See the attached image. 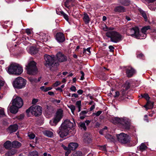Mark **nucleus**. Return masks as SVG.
Instances as JSON below:
<instances>
[{"label":"nucleus","instance_id":"37998d69","mask_svg":"<svg viewBox=\"0 0 156 156\" xmlns=\"http://www.w3.org/2000/svg\"><path fill=\"white\" fill-rule=\"evenodd\" d=\"M123 39L122 36L118 32V42L122 41Z\"/></svg>","mask_w":156,"mask_h":156},{"label":"nucleus","instance_id":"393cba45","mask_svg":"<svg viewBox=\"0 0 156 156\" xmlns=\"http://www.w3.org/2000/svg\"><path fill=\"white\" fill-rule=\"evenodd\" d=\"M21 146V144L19 141H14L12 143V147L14 148H19Z\"/></svg>","mask_w":156,"mask_h":156},{"label":"nucleus","instance_id":"a19ab883","mask_svg":"<svg viewBox=\"0 0 156 156\" xmlns=\"http://www.w3.org/2000/svg\"><path fill=\"white\" fill-rule=\"evenodd\" d=\"M69 108L71 109L72 112L73 114H74V111L75 110V106L72 105H68Z\"/></svg>","mask_w":156,"mask_h":156},{"label":"nucleus","instance_id":"0eeeda50","mask_svg":"<svg viewBox=\"0 0 156 156\" xmlns=\"http://www.w3.org/2000/svg\"><path fill=\"white\" fill-rule=\"evenodd\" d=\"M28 74L34 75L37 72V69L36 66V63L34 61H31L26 66Z\"/></svg>","mask_w":156,"mask_h":156},{"label":"nucleus","instance_id":"bf43d9fd","mask_svg":"<svg viewBox=\"0 0 156 156\" xmlns=\"http://www.w3.org/2000/svg\"><path fill=\"white\" fill-rule=\"evenodd\" d=\"M31 30L30 29H27L26 30V33L28 35H29L31 34Z\"/></svg>","mask_w":156,"mask_h":156},{"label":"nucleus","instance_id":"bb28decb","mask_svg":"<svg viewBox=\"0 0 156 156\" xmlns=\"http://www.w3.org/2000/svg\"><path fill=\"white\" fill-rule=\"evenodd\" d=\"M99 78L102 80H106L107 79L106 74L104 72H101L99 74Z\"/></svg>","mask_w":156,"mask_h":156},{"label":"nucleus","instance_id":"4be33fe9","mask_svg":"<svg viewBox=\"0 0 156 156\" xmlns=\"http://www.w3.org/2000/svg\"><path fill=\"white\" fill-rule=\"evenodd\" d=\"M78 144L76 143H71L69 145V148L72 151L75 150L78 147Z\"/></svg>","mask_w":156,"mask_h":156},{"label":"nucleus","instance_id":"e433bc0d","mask_svg":"<svg viewBox=\"0 0 156 156\" xmlns=\"http://www.w3.org/2000/svg\"><path fill=\"white\" fill-rule=\"evenodd\" d=\"M44 133L45 135L49 137H51L53 135V133L50 131H45Z\"/></svg>","mask_w":156,"mask_h":156},{"label":"nucleus","instance_id":"b1692460","mask_svg":"<svg viewBox=\"0 0 156 156\" xmlns=\"http://www.w3.org/2000/svg\"><path fill=\"white\" fill-rule=\"evenodd\" d=\"M4 147L6 149H9L11 148L12 146V143L9 140H7L4 144Z\"/></svg>","mask_w":156,"mask_h":156},{"label":"nucleus","instance_id":"c9c22d12","mask_svg":"<svg viewBox=\"0 0 156 156\" xmlns=\"http://www.w3.org/2000/svg\"><path fill=\"white\" fill-rule=\"evenodd\" d=\"M91 47H89L87 48H83V54H85L86 53V51H87L88 53H87V54L88 55H90L91 54V51H90V50L91 49Z\"/></svg>","mask_w":156,"mask_h":156},{"label":"nucleus","instance_id":"a878e982","mask_svg":"<svg viewBox=\"0 0 156 156\" xmlns=\"http://www.w3.org/2000/svg\"><path fill=\"white\" fill-rule=\"evenodd\" d=\"M108 95L111 97H114V98H116L117 96V90L112 89L110 93L108 94Z\"/></svg>","mask_w":156,"mask_h":156},{"label":"nucleus","instance_id":"f257e3e1","mask_svg":"<svg viewBox=\"0 0 156 156\" xmlns=\"http://www.w3.org/2000/svg\"><path fill=\"white\" fill-rule=\"evenodd\" d=\"M75 125L74 122H72L69 119H66L62 123L57 131V133L61 138L66 136L71 129H74Z\"/></svg>","mask_w":156,"mask_h":156},{"label":"nucleus","instance_id":"c756f323","mask_svg":"<svg viewBox=\"0 0 156 156\" xmlns=\"http://www.w3.org/2000/svg\"><path fill=\"white\" fill-rule=\"evenodd\" d=\"M139 11L140 14V15L144 18L145 20V21H147V19L145 12L140 9H139Z\"/></svg>","mask_w":156,"mask_h":156},{"label":"nucleus","instance_id":"ea45409f","mask_svg":"<svg viewBox=\"0 0 156 156\" xmlns=\"http://www.w3.org/2000/svg\"><path fill=\"white\" fill-rule=\"evenodd\" d=\"M82 153L80 151H77L76 152H74L71 156H82Z\"/></svg>","mask_w":156,"mask_h":156},{"label":"nucleus","instance_id":"9b49d317","mask_svg":"<svg viewBox=\"0 0 156 156\" xmlns=\"http://www.w3.org/2000/svg\"><path fill=\"white\" fill-rule=\"evenodd\" d=\"M106 36L108 38H110L111 41L117 42V32L115 31H110L107 32L105 34Z\"/></svg>","mask_w":156,"mask_h":156},{"label":"nucleus","instance_id":"473e14b6","mask_svg":"<svg viewBox=\"0 0 156 156\" xmlns=\"http://www.w3.org/2000/svg\"><path fill=\"white\" fill-rule=\"evenodd\" d=\"M126 8L124 6H118V12H126Z\"/></svg>","mask_w":156,"mask_h":156},{"label":"nucleus","instance_id":"f03ea898","mask_svg":"<svg viewBox=\"0 0 156 156\" xmlns=\"http://www.w3.org/2000/svg\"><path fill=\"white\" fill-rule=\"evenodd\" d=\"M150 29V26H147L143 27L141 30V31H140L138 27H133L131 29L130 32L133 34H131V36L137 39H142L146 37V32L149 29Z\"/></svg>","mask_w":156,"mask_h":156},{"label":"nucleus","instance_id":"09e8293b","mask_svg":"<svg viewBox=\"0 0 156 156\" xmlns=\"http://www.w3.org/2000/svg\"><path fill=\"white\" fill-rule=\"evenodd\" d=\"M61 84L60 81H56L54 84L53 86L54 87H56Z\"/></svg>","mask_w":156,"mask_h":156},{"label":"nucleus","instance_id":"a211bd4d","mask_svg":"<svg viewBox=\"0 0 156 156\" xmlns=\"http://www.w3.org/2000/svg\"><path fill=\"white\" fill-rule=\"evenodd\" d=\"M131 81L130 80H127L122 86L123 91H126L129 89L131 86Z\"/></svg>","mask_w":156,"mask_h":156},{"label":"nucleus","instance_id":"f3484780","mask_svg":"<svg viewBox=\"0 0 156 156\" xmlns=\"http://www.w3.org/2000/svg\"><path fill=\"white\" fill-rule=\"evenodd\" d=\"M147 99V103L144 107L146 108V110H147L148 109H151L153 107L154 102L149 100V98Z\"/></svg>","mask_w":156,"mask_h":156},{"label":"nucleus","instance_id":"7c9ffc66","mask_svg":"<svg viewBox=\"0 0 156 156\" xmlns=\"http://www.w3.org/2000/svg\"><path fill=\"white\" fill-rule=\"evenodd\" d=\"M74 0H66L65 2V6L67 8L69 7V4H72L74 2Z\"/></svg>","mask_w":156,"mask_h":156},{"label":"nucleus","instance_id":"f8f14e48","mask_svg":"<svg viewBox=\"0 0 156 156\" xmlns=\"http://www.w3.org/2000/svg\"><path fill=\"white\" fill-rule=\"evenodd\" d=\"M56 56L58 62H65L67 60L66 56L60 52H58L57 53Z\"/></svg>","mask_w":156,"mask_h":156},{"label":"nucleus","instance_id":"f704fd0d","mask_svg":"<svg viewBox=\"0 0 156 156\" xmlns=\"http://www.w3.org/2000/svg\"><path fill=\"white\" fill-rule=\"evenodd\" d=\"M60 14H61V16H63L66 21L69 22V16L67 14H66L63 11H62Z\"/></svg>","mask_w":156,"mask_h":156},{"label":"nucleus","instance_id":"79ce46f5","mask_svg":"<svg viewBox=\"0 0 156 156\" xmlns=\"http://www.w3.org/2000/svg\"><path fill=\"white\" fill-rule=\"evenodd\" d=\"M111 122L115 125L117 123V118L112 117L111 119Z\"/></svg>","mask_w":156,"mask_h":156},{"label":"nucleus","instance_id":"052dcab7","mask_svg":"<svg viewBox=\"0 0 156 156\" xmlns=\"http://www.w3.org/2000/svg\"><path fill=\"white\" fill-rule=\"evenodd\" d=\"M76 105L77 106V107L79 106H81V101H77L76 103Z\"/></svg>","mask_w":156,"mask_h":156},{"label":"nucleus","instance_id":"338daca9","mask_svg":"<svg viewBox=\"0 0 156 156\" xmlns=\"http://www.w3.org/2000/svg\"><path fill=\"white\" fill-rule=\"evenodd\" d=\"M48 94L51 96H54V93L52 91H49L48 93Z\"/></svg>","mask_w":156,"mask_h":156},{"label":"nucleus","instance_id":"13d9d810","mask_svg":"<svg viewBox=\"0 0 156 156\" xmlns=\"http://www.w3.org/2000/svg\"><path fill=\"white\" fill-rule=\"evenodd\" d=\"M28 136H29V138L31 139H33L35 137V135L33 133L30 134Z\"/></svg>","mask_w":156,"mask_h":156},{"label":"nucleus","instance_id":"ddd939ff","mask_svg":"<svg viewBox=\"0 0 156 156\" xmlns=\"http://www.w3.org/2000/svg\"><path fill=\"white\" fill-rule=\"evenodd\" d=\"M12 105L21 108L23 105V101L22 98H15L12 100Z\"/></svg>","mask_w":156,"mask_h":156},{"label":"nucleus","instance_id":"6e6d98bb","mask_svg":"<svg viewBox=\"0 0 156 156\" xmlns=\"http://www.w3.org/2000/svg\"><path fill=\"white\" fill-rule=\"evenodd\" d=\"M24 115L23 114H21L18 116V118L20 120H22L24 117Z\"/></svg>","mask_w":156,"mask_h":156},{"label":"nucleus","instance_id":"69168bd1","mask_svg":"<svg viewBox=\"0 0 156 156\" xmlns=\"http://www.w3.org/2000/svg\"><path fill=\"white\" fill-rule=\"evenodd\" d=\"M101 112H102L101 111H99L95 113V115L97 116H98L100 115Z\"/></svg>","mask_w":156,"mask_h":156},{"label":"nucleus","instance_id":"20e7f679","mask_svg":"<svg viewBox=\"0 0 156 156\" xmlns=\"http://www.w3.org/2000/svg\"><path fill=\"white\" fill-rule=\"evenodd\" d=\"M44 59L45 62L44 65L47 67H57L59 65L56 59V58L53 55L50 56L49 55H45Z\"/></svg>","mask_w":156,"mask_h":156},{"label":"nucleus","instance_id":"774afa93","mask_svg":"<svg viewBox=\"0 0 156 156\" xmlns=\"http://www.w3.org/2000/svg\"><path fill=\"white\" fill-rule=\"evenodd\" d=\"M101 149L103 151H105L106 150V146L105 145L102 146L101 147Z\"/></svg>","mask_w":156,"mask_h":156},{"label":"nucleus","instance_id":"c85d7f7f","mask_svg":"<svg viewBox=\"0 0 156 156\" xmlns=\"http://www.w3.org/2000/svg\"><path fill=\"white\" fill-rule=\"evenodd\" d=\"M30 51L31 55H34L38 52V50L34 47H31L30 48Z\"/></svg>","mask_w":156,"mask_h":156},{"label":"nucleus","instance_id":"58836bf2","mask_svg":"<svg viewBox=\"0 0 156 156\" xmlns=\"http://www.w3.org/2000/svg\"><path fill=\"white\" fill-rule=\"evenodd\" d=\"M79 126L81 127V128L82 129H83V130L85 131L87 129V128L85 126V123L84 122H81L79 124Z\"/></svg>","mask_w":156,"mask_h":156},{"label":"nucleus","instance_id":"423d86ee","mask_svg":"<svg viewBox=\"0 0 156 156\" xmlns=\"http://www.w3.org/2000/svg\"><path fill=\"white\" fill-rule=\"evenodd\" d=\"M27 82L26 80L22 77H18L15 79L12 84L14 88L20 89L25 87Z\"/></svg>","mask_w":156,"mask_h":156},{"label":"nucleus","instance_id":"72a5a7b5","mask_svg":"<svg viewBox=\"0 0 156 156\" xmlns=\"http://www.w3.org/2000/svg\"><path fill=\"white\" fill-rule=\"evenodd\" d=\"M105 137L108 140H109L111 142H114L115 139L114 137L112 135L108 134L106 135Z\"/></svg>","mask_w":156,"mask_h":156},{"label":"nucleus","instance_id":"0e129e2a","mask_svg":"<svg viewBox=\"0 0 156 156\" xmlns=\"http://www.w3.org/2000/svg\"><path fill=\"white\" fill-rule=\"evenodd\" d=\"M40 89L42 91L45 92L46 87L44 86H41L40 87Z\"/></svg>","mask_w":156,"mask_h":156},{"label":"nucleus","instance_id":"dca6fc26","mask_svg":"<svg viewBox=\"0 0 156 156\" xmlns=\"http://www.w3.org/2000/svg\"><path fill=\"white\" fill-rule=\"evenodd\" d=\"M136 70L131 67H129L126 70L127 76L128 77H131L135 73Z\"/></svg>","mask_w":156,"mask_h":156},{"label":"nucleus","instance_id":"4468645a","mask_svg":"<svg viewBox=\"0 0 156 156\" xmlns=\"http://www.w3.org/2000/svg\"><path fill=\"white\" fill-rule=\"evenodd\" d=\"M55 38L59 43H62L66 40L64 34L62 32L57 33L55 35Z\"/></svg>","mask_w":156,"mask_h":156},{"label":"nucleus","instance_id":"de8ad7c7","mask_svg":"<svg viewBox=\"0 0 156 156\" xmlns=\"http://www.w3.org/2000/svg\"><path fill=\"white\" fill-rule=\"evenodd\" d=\"M108 48H109V51L110 52H113L114 51V48L112 45H110Z\"/></svg>","mask_w":156,"mask_h":156},{"label":"nucleus","instance_id":"1a4fd4ad","mask_svg":"<svg viewBox=\"0 0 156 156\" xmlns=\"http://www.w3.org/2000/svg\"><path fill=\"white\" fill-rule=\"evenodd\" d=\"M118 127L128 129L130 128V124L128 119L126 118L118 117Z\"/></svg>","mask_w":156,"mask_h":156},{"label":"nucleus","instance_id":"680f3d73","mask_svg":"<svg viewBox=\"0 0 156 156\" xmlns=\"http://www.w3.org/2000/svg\"><path fill=\"white\" fill-rule=\"evenodd\" d=\"M83 90L80 89L78 90L77 91V93L79 94H83Z\"/></svg>","mask_w":156,"mask_h":156},{"label":"nucleus","instance_id":"2f4dec72","mask_svg":"<svg viewBox=\"0 0 156 156\" xmlns=\"http://www.w3.org/2000/svg\"><path fill=\"white\" fill-rule=\"evenodd\" d=\"M147 148V147L144 143H142L140 146L139 149L141 151H143Z\"/></svg>","mask_w":156,"mask_h":156},{"label":"nucleus","instance_id":"cd10ccee","mask_svg":"<svg viewBox=\"0 0 156 156\" xmlns=\"http://www.w3.org/2000/svg\"><path fill=\"white\" fill-rule=\"evenodd\" d=\"M119 2L122 5L127 6L130 4V0H120Z\"/></svg>","mask_w":156,"mask_h":156},{"label":"nucleus","instance_id":"e2e57ef3","mask_svg":"<svg viewBox=\"0 0 156 156\" xmlns=\"http://www.w3.org/2000/svg\"><path fill=\"white\" fill-rule=\"evenodd\" d=\"M100 124L98 122H96L95 124V126L96 128L99 127L100 126Z\"/></svg>","mask_w":156,"mask_h":156},{"label":"nucleus","instance_id":"8fccbe9b","mask_svg":"<svg viewBox=\"0 0 156 156\" xmlns=\"http://www.w3.org/2000/svg\"><path fill=\"white\" fill-rule=\"evenodd\" d=\"M137 57L138 58H140L144 59V55L142 53H141L140 54H139L137 56Z\"/></svg>","mask_w":156,"mask_h":156},{"label":"nucleus","instance_id":"2eb2a0df","mask_svg":"<svg viewBox=\"0 0 156 156\" xmlns=\"http://www.w3.org/2000/svg\"><path fill=\"white\" fill-rule=\"evenodd\" d=\"M83 141L86 144H88L91 142V136L90 134L85 133L83 136Z\"/></svg>","mask_w":156,"mask_h":156},{"label":"nucleus","instance_id":"aec40b11","mask_svg":"<svg viewBox=\"0 0 156 156\" xmlns=\"http://www.w3.org/2000/svg\"><path fill=\"white\" fill-rule=\"evenodd\" d=\"M19 108L15 106V105H12L10 107L9 110L10 112L12 113L15 114L18 112Z\"/></svg>","mask_w":156,"mask_h":156},{"label":"nucleus","instance_id":"5fc2aeb1","mask_svg":"<svg viewBox=\"0 0 156 156\" xmlns=\"http://www.w3.org/2000/svg\"><path fill=\"white\" fill-rule=\"evenodd\" d=\"M128 98H119L118 100L119 101L126 102L127 101V99Z\"/></svg>","mask_w":156,"mask_h":156},{"label":"nucleus","instance_id":"9d476101","mask_svg":"<svg viewBox=\"0 0 156 156\" xmlns=\"http://www.w3.org/2000/svg\"><path fill=\"white\" fill-rule=\"evenodd\" d=\"M130 137L126 134L120 133L118 134V140L123 144H126L130 141Z\"/></svg>","mask_w":156,"mask_h":156},{"label":"nucleus","instance_id":"603ef678","mask_svg":"<svg viewBox=\"0 0 156 156\" xmlns=\"http://www.w3.org/2000/svg\"><path fill=\"white\" fill-rule=\"evenodd\" d=\"M70 89L71 91L74 92H75L76 90V87L73 85H72L71 87L70 88Z\"/></svg>","mask_w":156,"mask_h":156},{"label":"nucleus","instance_id":"a18cd8bd","mask_svg":"<svg viewBox=\"0 0 156 156\" xmlns=\"http://www.w3.org/2000/svg\"><path fill=\"white\" fill-rule=\"evenodd\" d=\"M23 95L25 97H30V93L29 92L27 91H25L24 92Z\"/></svg>","mask_w":156,"mask_h":156},{"label":"nucleus","instance_id":"6ab92c4d","mask_svg":"<svg viewBox=\"0 0 156 156\" xmlns=\"http://www.w3.org/2000/svg\"><path fill=\"white\" fill-rule=\"evenodd\" d=\"M18 126L16 124L10 125L8 128L9 132L10 133H12L16 132L18 129Z\"/></svg>","mask_w":156,"mask_h":156},{"label":"nucleus","instance_id":"c03bdc74","mask_svg":"<svg viewBox=\"0 0 156 156\" xmlns=\"http://www.w3.org/2000/svg\"><path fill=\"white\" fill-rule=\"evenodd\" d=\"M4 111L2 109H0V118L5 116Z\"/></svg>","mask_w":156,"mask_h":156},{"label":"nucleus","instance_id":"49530a36","mask_svg":"<svg viewBox=\"0 0 156 156\" xmlns=\"http://www.w3.org/2000/svg\"><path fill=\"white\" fill-rule=\"evenodd\" d=\"M141 98H150L147 93L142 94H141Z\"/></svg>","mask_w":156,"mask_h":156},{"label":"nucleus","instance_id":"5701e85b","mask_svg":"<svg viewBox=\"0 0 156 156\" xmlns=\"http://www.w3.org/2000/svg\"><path fill=\"white\" fill-rule=\"evenodd\" d=\"M84 16L83 17V21L86 24H87L89 23L90 21V18L86 12H84L83 14Z\"/></svg>","mask_w":156,"mask_h":156},{"label":"nucleus","instance_id":"39448f33","mask_svg":"<svg viewBox=\"0 0 156 156\" xmlns=\"http://www.w3.org/2000/svg\"><path fill=\"white\" fill-rule=\"evenodd\" d=\"M42 108L39 105L31 106L26 111V112L27 115L29 113L36 117H38L41 115L42 114Z\"/></svg>","mask_w":156,"mask_h":156},{"label":"nucleus","instance_id":"4c0bfd02","mask_svg":"<svg viewBox=\"0 0 156 156\" xmlns=\"http://www.w3.org/2000/svg\"><path fill=\"white\" fill-rule=\"evenodd\" d=\"M38 153L36 151L29 152L28 155V156H38Z\"/></svg>","mask_w":156,"mask_h":156},{"label":"nucleus","instance_id":"3c124183","mask_svg":"<svg viewBox=\"0 0 156 156\" xmlns=\"http://www.w3.org/2000/svg\"><path fill=\"white\" fill-rule=\"evenodd\" d=\"M66 151H67L65 153V156H68V155L71 153V150L69 148Z\"/></svg>","mask_w":156,"mask_h":156},{"label":"nucleus","instance_id":"4d7b16f0","mask_svg":"<svg viewBox=\"0 0 156 156\" xmlns=\"http://www.w3.org/2000/svg\"><path fill=\"white\" fill-rule=\"evenodd\" d=\"M88 112V111L87 110H83L81 111V113H80V115H85L86 114L87 112Z\"/></svg>","mask_w":156,"mask_h":156},{"label":"nucleus","instance_id":"6e6552de","mask_svg":"<svg viewBox=\"0 0 156 156\" xmlns=\"http://www.w3.org/2000/svg\"><path fill=\"white\" fill-rule=\"evenodd\" d=\"M63 116V110L61 109H59L57 111L53 120L50 121V123L52 126H56L62 118Z\"/></svg>","mask_w":156,"mask_h":156},{"label":"nucleus","instance_id":"412c9836","mask_svg":"<svg viewBox=\"0 0 156 156\" xmlns=\"http://www.w3.org/2000/svg\"><path fill=\"white\" fill-rule=\"evenodd\" d=\"M17 150L15 149H11L8 151L5 154L6 156H12L16 154Z\"/></svg>","mask_w":156,"mask_h":156},{"label":"nucleus","instance_id":"7ed1b4c3","mask_svg":"<svg viewBox=\"0 0 156 156\" xmlns=\"http://www.w3.org/2000/svg\"><path fill=\"white\" fill-rule=\"evenodd\" d=\"M7 71L10 74L19 75L23 72V69L19 64L14 63L9 65L8 67Z\"/></svg>","mask_w":156,"mask_h":156},{"label":"nucleus","instance_id":"864d4df0","mask_svg":"<svg viewBox=\"0 0 156 156\" xmlns=\"http://www.w3.org/2000/svg\"><path fill=\"white\" fill-rule=\"evenodd\" d=\"M38 101V99L34 98L32 101V104H35Z\"/></svg>","mask_w":156,"mask_h":156}]
</instances>
